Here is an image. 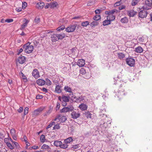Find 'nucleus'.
I'll use <instances>...</instances> for the list:
<instances>
[{
    "instance_id": "nucleus-1",
    "label": "nucleus",
    "mask_w": 152,
    "mask_h": 152,
    "mask_svg": "<svg viewBox=\"0 0 152 152\" xmlns=\"http://www.w3.org/2000/svg\"><path fill=\"white\" fill-rule=\"evenodd\" d=\"M124 86V83H123V84L120 85L117 94H116L115 95V97H117L119 98V100H120V99L122 98L123 96H125L127 94V93L125 92L124 89L122 88Z\"/></svg>"
},
{
    "instance_id": "nucleus-2",
    "label": "nucleus",
    "mask_w": 152,
    "mask_h": 152,
    "mask_svg": "<svg viewBox=\"0 0 152 152\" xmlns=\"http://www.w3.org/2000/svg\"><path fill=\"white\" fill-rule=\"evenodd\" d=\"M25 52L27 53H30L32 52L33 50V46L30 45V43L28 42L23 46Z\"/></svg>"
},
{
    "instance_id": "nucleus-3",
    "label": "nucleus",
    "mask_w": 152,
    "mask_h": 152,
    "mask_svg": "<svg viewBox=\"0 0 152 152\" xmlns=\"http://www.w3.org/2000/svg\"><path fill=\"white\" fill-rule=\"evenodd\" d=\"M115 12V10L111 11H106L105 12V14L108 15L107 16V19H109L111 21L114 20L115 19V16L113 14Z\"/></svg>"
},
{
    "instance_id": "nucleus-4",
    "label": "nucleus",
    "mask_w": 152,
    "mask_h": 152,
    "mask_svg": "<svg viewBox=\"0 0 152 152\" xmlns=\"http://www.w3.org/2000/svg\"><path fill=\"white\" fill-rule=\"evenodd\" d=\"M54 145L57 147H59L61 148L66 149L67 148L68 145L66 144H62L60 141L57 140L54 142Z\"/></svg>"
},
{
    "instance_id": "nucleus-5",
    "label": "nucleus",
    "mask_w": 152,
    "mask_h": 152,
    "mask_svg": "<svg viewBox=\"0 0 152 152\" xmlns=\"http://www.w3.org/2000/svg\"><path fill=\"white\" fill-rule=\"evenodd\" d=\"M76 26L77 25L76 24L70 25L66 28L65 30L68 33L73 32L75 30Z\"/></svg>"
},
{
    "instance_id": "nucleus-6",
    "label": "nucleus",
    "mask_w": 152,
    "mask_h": 152,
    "mask_svg": "<svg viewBox=\"0 0 152 152\" xmlns=\"http://www.w3.org/2000/svg\"><path fill=\"white\" fill-rule=\"evenodd\" d=\"M73 109L74 108L72 106V105H70L67 107H64L62 109L60 110V112L61 113H66L72 111Z\"/></svg>"
},
{
    "instance_id": "nucleus-7",
    "label": "nucleus",
    "mask_w": 152,
    "mask_h": 152,
    "mask_svg": "<svg viewBox=\"0 0 152 152\" xmlns=\"http://www.w3.org/2000/svg\"><path fill=\"white\" fill-rule=\"evenodd\" d=\"M66 120V118L65 116H61V115H59L55 118L54 119L55 121H56L58 120L59 121H60L61 122H64Z\"/></svg>"
},
{
    "instance_id": "nucleus-8",
    "label": "nucleus",
    "mask_w": 152,
    "mask_h": 152,
    "mask_svg": "<svg viewBox=\"0 0 152 152\" xmlns=\"http://www.w3.org/2000/svg\"><path fill=\"white\" fill-rule=\"evenodd\" d=\"M127 64L131 66H133L135 64V60L132 58H128L126 59Z\"/></svg>"
},
{
    "instance_id": "nucleus-9",
    "label": "nucleus",
    "mask_w": 152,
    "mask_h": 152,
    "mask_svg": "<svg viewBox=\"0 0 152 152\" xmlns=\"http://www.w3.org/2000/svg\"><path fill=\"white\" fill-rule=\"evenodd\" d=\"M147 14L145 10H141L139 13V16L141 18H144L147 16Z\"/></svg>"
},
{
    "instance_id": "nucleus-10",
    "label": "nucleus",
    "mask_w": 152,
    "mask_h": 152,
    "mask_svg": "<svg viewBox=\"0 0 152 152\" xmlns=\"http://www.w3.org/2000/svg\"><path fill=\"white\" fill-rule=\"evenodd\" d=\"M72 117L74 119H76L80 116V114L78 112L73 111L71 113Z\"/></svg>"
},
{
    "instance_id": "nucleus-11",
    "label": "nucleus",
    "mask_w": 152,
    "mask_h": 152,
    "mask_svg": "<svg viewBox=\"0 0 152 152\" xmlns=\"http://www.w3.org/2000/svg\"><path fill=\"white\" fill-rule=\"evenodd\" d=\"M24 23L22 24L20 27L21 29H24L27 26L29 22V20H27L26 19H24L23 21Z\"/></svg>"
},
{
    "instance_id": "nucleus-12",
    "label": "nucleus",
    "mask_w": 152,
    "mask_h": 152,
    "mask_svg": "<svg viewBox=\"0 0 152 152\" xmlns=\"http://www.w3.org/2000/svg\"><path fill=\"white\" fill-rule=\"evenodd\" d=\"M45 6V4L43 2H39L37 3L36 5V7L39 9H42Z\"/></svg>"
},
{
    "instance_id": "nucleus-13",
    "label": "nucleus",
    "mask_w": 152,
    "mask_h": 152,
    "mask_svg": "<svg viewBox=\"0 0 152 152\" xmlns=\"http://www.w3.org/2000/svg\"><path fill=\"white\" fill-rule=\"evenodd\" d=\"M32 75L36 79L39 77V72L37 69L34 70L32 72Z\"/></svg>"
},
{
    "instance_id": "nucleus-14",
    "label": "nucleus",
    "mask_w": 152,
    "mask_h": 152,
    "mask_svg": "<svg viewBox=\"0 0 152 152\" xmlns=\"http://www.w3.org/2000/svg\"><path fill=\"white\" fill-rule=\"evenodd\" d=\"M77 65L80 67H82L85 64V60L83 59H79L77 63Z\"/></svg>"
},
{
    "instance_id": "nucleus-15",
    "label": "nucleus",
    "mask_w": 152,
    "mask_h": 152,
    "mask_svg": "<svg viewBox=\"0 0 152 152\" xmlns=\"http://www.w3.org/2000/svg\"><path fill=\"white\" fill-rule=\"evenodd\" d=\"M79 108L82 110L84 111L87 110L88 106L86 104L82 103L79 106Z\"/></svg>"
},
{
    "instance_id": "nucleus-16",
    "label": "nucleus",
    "mask_w": 152,
    "mask_h": 152,
    "mask_svg": "<svg viewBox=\"0 0 152 152\" xmlns=\"http://www.w3.org/2000/svg\"><path fill=\"white\" fill-rule=\"evenodd\" d=\"M37 83L39 86H43L45 84V81L42 79H39L37 80Z\"/></svg>"
},
{
    "instance_id": "nucleus-17",
    "label": "nucleus",
    "mask_w": 152,
    "mask_h": 152,
    "mask_svg": "<svg viewBox=\"0 0 152 152\" xmlns=\"http://www.w3.org/2000/svg\"><path fill=\"white\" fill-rule=\"evenodd\" d=\"M25 58L24 56H21L18 58V61L20 64H23L25 61Z\"/></svg>"
},
{
    "instance_id": "nucleus-18",
    "label": "nucleus",
    "mask_w": 152,
    "mask_h": 152,
    "mask_svg": "<svg viewBox=\"0 0 152 152\" xmlns=\"http://www.w3.org/2000/svg\"><path fill=\"white\" fill-rule=\"evenodd\" d=\"M138 40L139 42L141 43L147 42V37L145 36H142V37L139 38Z\"/></svg>"
},
{
    "instance_id": "nucleus-19",
    "label": "nucleus",
    "mask_w": 152,
    "mask_h": 152,
    "mask_svg": "<svg viewBox=\"0 0 152 152\" xmlns=\"http://www.w3.org/2000/svg\"><path fill=\"white\" fill-rule=\"evenodd\" d=\"M137 12L134 10H129L128 11V14L130 17H133L136 14Z\"/></svg>"
},
{
    "instance_id": "nucleus-20",
    "label": "nucleus",
    "mask_w": 152,
    "mask_h": 152,
    "mask_svg": "<svg viewBox=\"0 0 152 152\" xmlns=\"http://www.w3.org/2000/svg\"><path fill=\"white\" fill-rule=\"evenodd\" d=\"M64 90L66 92L72 93V94H73L72 89L70 87L68 86H65L64 87Z\"/></svg>"
},
{
    "instance_id": "nucleus-21",
    "label": "nucleus",
    "mask_w": 152,
    "mask_h": 152,
    "mask_svg": "<svg viewBox=\"0 0 152 152\" xmlns=\"http://www.w3.org/2000/svg\"><path fill=\"white\" fill-rule=\"evenodd\" d=\"M73 141V139L72 137H69L64 140V144H66L70 143Z\"/></svg>"
},
{
    "instance_id": "nucleus-22",
    "label": "nucleus",
    "mask_w": 152,
    "mask_h": 152,
    "mask_svg": "<svg viewBox=\"0 0 152 152\" xmlns=\"http://www.w3.org/2000/svg\"><path fill=\"white\" fill-rule=\"evenodd\" d=\"M145 3L146 6L151 7L152 5V0H146Z\"/></svg>"
},
{
    "instance_id": "nucleus-23",
    "label": "nucleus",
    "mask_w": 152,
    "mask_h": 152,
    "mask_svg": "<svg viewBox=\"0 0 152 152\" xmlns=\"http://www.w3.org/2000/svg\"><path fill=\"white\" fill-rule=\"evenodd\" d=\"M58 5V3L56 2H53L49 3V7L50 8H54L57 7Z\"/></svg>"
},
{
    "instance_id": "nucleus-24",
    "label": "nucleus",
    "mask_w": 152,
    "mask_h": 152,
    "mask_svg": "<svg viewBox=\"0 0 152 152\" xmlns=\"http://www.w3.org/2000/svg\"><path fill=\"white\" fill-rule=\"evenodd\" d=\"M57 34H54L52 36V40L53 42H55L58 40Z\"/></svg>"
},
{
    "instance_id": "nucleus-25",
    "label": "nucleus",
    "mask_w": 152,
    "mask_h": 152,
    "mask_svg": "<svg viewBox=\"0 0 152 152\" xmlns=\"http://www.w3.org/2000/svg\"><path fill=\"white\" fill-rule=\"evenodd\" d=\"M118 58L120 59H123L125 58V55L123 53H118Z\"/></svg>"
},
{
    "instance_id": "nucleus-26",
    "label": "nucleus",
    "mask_w": 152,
    "mask_h": 152,
    "mask_svg": "<svg viewBox=\"0 0 152 152\" xmlns=\"http://www.w3.org/2000/svg\"><path fill=\"white\" fill-rule=\"evenodd\" d=\"M60 88L61 86L59 85H57L55 88V91L57 93H60L61 92Z\"/></svg>"
},
{
    "instance_id": "nucleus-27",
    "label": "nucleus",
    "mask_w": 152,
    "mask_h": 152,
    "mask_svg": "<svg viewBox=\"0 0 152 152\" xmlns=\"http://www.w3.org/2000/svg\"><path fill=\"white\" fill-rule=\"evenodd\" d=\"M135 50L136 52L140 53L142 52L143 49L141 47L139 46L135 48Z\"/></svg>"
},
{
    "instance_id": "nucleus-28",
    "label": "nucleus",
    "mask_w": 152,
    "mask_h": 152,
    "mask_svg": "<svg viewBox=\"0 0 152 152\" xmlns=\"http://www.w3.org/2000/svg\"><path fill=\"white\" fill-rule=\"evenodd\" d=\"M58 38L59 39H61L65 37V34L64 33L61 34H57Z\"/></svg>"
},
{
    "instance_id": "nucleus-29",
    "label": "nucleus",
    "mask_w": 152,
    "mask_h": 152,
    "mask_svg": "<svg viewBox=\"0 0 152 152\" xmlns=\"http://www.w3.org/2000/svg\"><path fill=\"white\" fill-rule=\"evenodd\" d=\"M42 109H37L34 111V114L36 115H38L41 112Z\"/></svg>"
},
{
    "instance_id": "nucleus-30",
    "label": "nucleus",
    "mask_w": 152,
    "mask_h": 152,
    "mask_svg": "<svg viewBox=\"0 0 152 152\" xmlns=\"http://www.w3.org/2000/svg\"><path fill=\"white\" fill-rule=\"evenodd\" d=\"M120 21L122 23H126L128 21V19L127 18L124 17V18H121Z\"/></svg>"
},
{
    "instance_id": "nucleus-31",
    "label": "nucleus",
    "mask_w": 152,
    "mask_h": 152,
    "mask_svg": "<svg viewBox=\"0 0 152 152\" xmlns=\"http://www.w3.org/2000/svg\"><path fill=\"white\" fill-rule=\"evenodd\" d=\"M62 99L63 101L65 102H68L69 100V97L66 96H62Z\"/></svg>"
},
{
    "instance_id": "nucleus-32",
    "label": "nucleus",
    "mask_w": 152,
    "mask_h": 152,
    "mask_svg": "<svg viewBox=\"0 0 152 152\" xmlns=\"http://www.w3.org/2000/svg\"><path fill=\"white\" fill-rule=\"evenodd\" d=\"M83 114L86 115L87 118H91V114L89 111L85 112Z\"/></svg>"
},
{
    "instance_id": "nucleus-33",
    "label": "nucleus",
    "mask_w": 152,
    "mask_h": 152,
    "mask_svg": "<svg viewBox=\"0 0 152 152\" xmlns=\"http://www.w3.org/2000/svg\"><path fill=\"white\" fill-rule=\"evenodd\" d=\"M107 20H105L103 22V25L104 26H105L108 25L110 24V22L111 21L109 19H107Z\"/></svg>"
},
{
    "instance_id": "nucleus-34",
    "label": "nucleus",
    "mask_w": 152,
    "mask_h": 152,
    "mask_svg": "<svg viewBox=\"0 0 152 152\" xmlns=\"http://www.w3.org/2000/svg\"><path fill=\"white\" fill-rule=\"evenodd\" d=\"M84 99V97L80 96L76 99L77 102H80Z\"/></svg>"
},
{
    "instance_id": "nucleus-35",
    "label": "nucleus",
    "mask_w": 152,
    "mask_h": 152,
    "mask_svg": "<svg viewBox=\"0 0 152 152\" xmlns=\"http://www.w3.org/2000/svg\"><path fill=\"white\" fill-rule=\"evenodd\" d=\"M49 148L48 145L46 144H43L41 147V149L43 150H48Z\"/></svg>"
},
{
    "instance_id": "nucleus-36",
    "label": "nucleus",
    "mask_w": 152,
    "mask_h": 152,
    "mask_svg": "<svg viewBox=\"0 0 152 152\" xmlns=\"http://www.w3.org/2000/svg\"><path fill=\"white\" fill-rule=\"evenodd\" d=\"M98 22L96 21H94L92 22V23H91L90 25L92 27H93L95 26H96L98 25Z\"/></svg>"
},
{
    "instance_id": "nucleus-37",
    "label": "nucleus",
    "mask_w": 152,
    "mask_h": 152,
    "mask_svg": "<svg viewBox=\"0 0 152 152\" xmlns=\"http://www.w3.org/2000/svg\"><path fill=\"white\" fill-rule=\"evenodd\" d=\"M40 140L43 143L45 141V137L44 135L42 134L40 137Z\"/></svg>"
},
{
    "instance_id": "nucleus-38",
    "label": "nucleus",
    "mask_w": 152,
    "mask_h": 152,
    "mask_svg": "<svg viewBox=\"0 0 152 152\" xmlns=\"http://www.w3.org/2000/svg\"><path fill=\"white\" fill-rule=\"evenodd\" d=\"M139 1L140 0H132V5L133 6L136 5Z\"/></svg>"
},
{
    "instance_id": "nucleus-39",
    "label": "nucleus",
    "mask_w": 152,
    "mask_h": 152,
    "mask_svg": "<svg viewBox=\"0 0 152 152\" xmlns=\"http://www.w3.org/2000/svg\"><path fill=\"white\" fill-rule=\"evenodd\" d=\"M89 23L88 21H86L82 23L81 25L82 26L84 27H86Z\"/></svg>"
},
{
    "instance_id": "nucleus-40",
    "label": "nucleus",
    "mask_w": 152,
    "mask_h": 152,
    "mask_svg": "<svg viewBox=\"0 0 152 152\" xmlns=\"http://www.w3.org/2000/svg\"><path fill=\"white\" fill-rule=\"evenodd\" d=\"M100 18L101 17L100 15H97L96 16H95L93 18L94 20L96 21L98 20H99Z\"/></svg>"
},
{
    "instance_id": "nucleus-41",
    "label": "nucleus",
    "mask_w": 152,
    "mask_h": 152,
    "mask_svg": "<svg viewBox=\"0 0 152 152\" xmlns=\"http://www.w3.org/2000/svg\"><path fill=\"white\" fill-rule=\"evenodd\" d=\"M80 74L84 75L86 73V71L85 69L83 68H82L80 69Z\"/></svg>"
},
{
    "instance_id": "nucleus-42",
    "label": "nucleus",
    "mask_w": 152,
    "mask_h": 152,
    "mask_svg": "<svg viewBox=\"0 0 152 152\" xmlns=\"http://www.w3.org/2000/svg\"><path fill=\"white\" fill-rule=\"evenodd\" d=\"M60 128V126H59V124H57L55 125L54 127L53 128V130H55L56 129H59Z\"/></svg>"
},
{
    "instance_id": "nucleus-43",
    "label": "nucleus",
    "mask_w": 152,
    "mask_h": 152,
    "mask_svg": "<svg viewBox=\"0 0 152 152\" xmlns=\"http://www.w3.org/2000/svg\"><path fill=\"white\" fill-rule=\"evenodd\" d=\"M94 0H92L90 1H89L88 3H87V5L88 6H92V5L94 4Z\"/></svg>"
},
{
    "instance_id": "nucleus-44",
    "label": "nucleus",
    "mask_w": 152,
    "mask_h": 152,
    "mask_svg": "<svg viewBox=\"0 0 152 152\" xmlns=\"http://www.w3.org/2000/svg\"><path fill=\"white\" fill-rule=\"evenodd\" d=\"M7 146L11 150H13L14 149V148L11 143L10 142L7 143Z\"/></svg>"
},
{
    "instance_id": "nucleus-45",
    "label": "nucleus",
    "mask_w": 152,
    "mask_h": 152,
    "mask_svg": "<svg viewBox=\"0 0 152 152\" xmlns=\"http://www.w3.org/2000/svg\"><path fill=\"white\" fill-rule=\"evenodd\" d=\"M10 133L11 134L12 136L16 134L15 130L14 129H10Z\"/></svg>"
},
{
    "instance_id": "nucleus-46",
    "label": "nucleus",
    "mask_w": 152,
    "mask_h": 152,
    "mask_svg": "<svg viewBox=\"0 0 152 152\" xmlns=\"http://www.w3.org/2000/svg\"><path fill=\"white\" fill-rule=\"evenodd\" d=\"M45 83H46V84L50 86L51 84V81L48 78H46V79Z\"/></svg>"
},
{
    "instance_id": "nucleus-47",
    "label": "nucleus",
    "mask_w": 152,
    "mask_h": 152,
    "mask_svg": "<svg viewBox=\"0 0 152 152\" xmlns=\"http://www.w3.org/2000/svg\"><path fill=\"white\" fill-rule=\"evenodd\" d=\"M80 147V146L78 144H77L73 145L72 148L74 150L77 149H79Z\"/></svg>"
},
{
    "instance_id": "nucleus-48",
    "label": "nucleus",
    "mask_w": 152,
    "mask_h": 152,
    "mask_svg": "<svg viewBox=\"0 0 152 152\" xmlns=\"http://www.w3.org/2000/svg\"><path fill=\"white\" fill-rule=\"evenodd\" d=\"M107 126L108 125L107 124V123H104V124H103V125H102L101 128L103 130H104L107 127Z\"/></svg>"
},
{
    "instance_id": "nucleus-49",
    "label": "nucleus",
    "mask_w": 152,
    "mask_h": 152,
    "mask_svg": "<svg viewBox=\"0 0 152 152\" xmlns=\"http://www.w3.org/2000/svg\"><path fill=\"white\" fill-rule=\"evenodd\" d=\"M65 28V26H61L58 27L57 30L58 31H61L64 29Z\"/></svg>"
},
{
    "instance_id": "nucleus-50",
    "label": "nucleus",
    "mask_w": 152,
    "mask_h": 152,
    "mask_svg": "<svg viewBox=\"0 0 152 152\" xmlns=\"http://www.w3.org/2000/svg\"><path fill=\"white\" fill-rule=\"evenodd\" d=\"M27 6V3L26 2H22V7L23 9L25 8Z\"/></svg>"
},
{
    "instance_id": "nucleus-51",
    "label": "nucleus",
    "mask_w": 152,
    "mask_h": 152,
    "mask_svg": "<svg viewBox=\"0 0 152 152\" xmlns=\"http://www.w3.org/2000/svg\"><path fill=\"white\" fill-rule=\"evenodd\" d=\"M34 22L37 23H39L40 22V18L39 17H36L34 20Z\"/></svg>"
},
{
    "instance_id": "nucleus-52",
    "label": "nucleus",
    "mask_w": 152,
    "mask_h": 152,
    "mask_svg": "<svg viewBox=\"0 0 152 152\" xmlns=\"http://www.w3.org/2000/svg\"><path fill=\"white\" fill-rule=\"evenodd\" d=\"M60 107V104L59 102H57L56 105V110H58L59 109Z\"/></svg>"
},
{
    "instance_id": "nucleus-53",
    "label": "nucleus",
    "mask_w": 152,
    "mask_h": 152,
    "mask_svg": "<svg viewBox=\"0 0 152 152\" xmlns=\"http://www.w3.org/2000/svg\"><path fill=\"white\" fill-rule=\"evenodd\" d=\"M13 20L12 19H7L5 20V22L8 23L12 22L13 21Z\"/></svg>"
},
{
    "instance_id": "nucleus-54",
    "label": "nucleus",
    "mask_w": 152,
    "mask_h": 152,
    "mask_svg": "<svg viewBox=\"0 0 152 152\" xmlns=\"http://www.w3.org/2000/svg\"><path fill=\"white\" fill-rule=\"evenodd\" d=\"M104 121L103 120H102L100 121L99 123V124L101 128L102 127V125H103V124H104Z\"/></svg>"
},
{
    "instance_id": "nucleus-55",
    "label": "nucleus",
    "mask_w": 152,
    "mask_h": 152,
    "mask_svg": "<svg viewBox=\"0 0 152 152\" xmlns=\"http://www.w3.org/2000/svg\"><path fill=\"white\" fill-rule=\"evenodd\" d=\"M55 123L54 122H53L51 123L50 124H49L48 126L46 127V129H48L51 127L53 125H54Z\"/></svg>"
},
{
    "instance_id": "nucleus-56",
    "label": "nucleus",
    "mask_w": 152,
    "mask_h": 152,
    "mask_svg": "<svg viewBox=\"0 0 152 152\" xmlns=\"http://www.w3.org/2000/svg\"><path fill=\"white\" fill-rule=\"evenodd\" d=\"M28 107H26L25 108L24 110V115H26L28 113Z\"/></svg>"
},
{
    "instance_id": "nucleus-57",
    "label": "nucleus",
    "mask_w": 152,
    "mask_h": 152,
    "mask_svg": "<svg viewBox=\"0 0 152 152\" xmlns=\"http://www.w3.org/2000/svg\"><path fill=\"white\" fill-rule=\"evenodd\" d=\"M125 6L124 5H122L120 6L119 7V10H123L124 9H125Z\"/></svg>"
},
{
    "instance_id": "nucleus-58",
    "label": "nucleus",
    "mask_w": 152,
    "mask_h": 152,
    "mask_svg": "<svg viewBox=\"0 0 152 152\" xmlns=\"http://www.w3.org/2000/svg\"><path fill=\"white\" fill-rule=\"evenodd\" d=\"M43 96H42L40 95L39 94H38L36 96V98L37 99H41L43 98Z\"/></svg>"
},
{
    "instance_id": "nucleus-59",
    "label": "nucleus",
    "mask_w": 152,
    "mask_h": 152,
    "mask_svg": "<svg viewBox=\"0 0 152 152\" xmlns=\"http://www.w3.org/2000/svg\"><path fill=\"white\" fill-rule=\"evenodd\" d=\"M38 148H39V147L38 146H32L30 148V149L31 150L32 149H34L35 150V149H37Z\"/></svg>"
},
{
    "instance_id": "nucleus-60",
    "label": "nucleus",
    "mask_w": 152,
    "mask_h": 152,
    "mask_svg": "<svg viewBox=\"0 0 152 152\" xmlns=\"http://www.w3.org/2000/svg\"><path fill=\"white\" fill-rule=\"evenodd\" d=\"M52 108L51 107H50L48 111L47 112V113L48 114H50L52 111Z\"/></svg>"
},
{
    "instance_id": "nucleus-61",
    "label": "nucleus",
    "mask_w": 152,
    "mask_h": 152,
    "mask_svg": "<svg viewBox=\"0 0 152 152\" xmlns=\"http://www.w3.org/2000/svg\"><path fill=\"white\" fill-rule=\"evenodd\" d=\"M23 110V107H20V108H19V109L18 110V111L19 113H21L22 111Z\"/></svg>"
},
{
    "instance_id": "nucleus-62",
    "label": "nucleus",
    "mask_w": 152,
    "mask_h": 152,
    "mask_svg": "<svg viewBox=\"0 0 152 152\" xmlns=\"http://www.w3.org/2000/svg\"><path fill=\"white\" fill-rule=\"evenodd\" d=\"M24 141L26 143H27L28 141H27V138L26 135H24L23 136Z\"/></svg>"
},
{
    "instance_id": "nucleus-63",
    "label": "nucleus",
    "mask_w": 152,
    "mask_h": 152,
    "mask_svg": "<svg viewBox=\"0 0 152 152\" xmlns=\"http://www.w3.org/2000/svg\"><path fill=\"white\" fill-rule=\"evenodd\" d=\"M9 140V139L8 138H5L4 139V141L7 144V143H9V142H8V141Z\"/></svg>"
},
{
    "instance_id": "nucleus-64",
    "label": "nucleus",
    "mask_w": 152,
    "mask_h": 152,
    "mask_svg": "<svg viewBox=\"0 0 152 152\" xmlns=\"http://www.w3.org/2000/svg\"><path fill=\"white\" fill-rule=\"evenodd\" d=\"M49 3H47V4L45 7V9H47L49 8Z\"/></svg>"
}]
</instances>
